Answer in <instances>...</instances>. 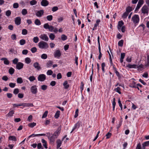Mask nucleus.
<instances>
[{
	"instance_id": "f257e3e1",
	"label": "nucleus",
	"mask_w": 149,
	"mask_h": 149,
	"mask_svg": "<svg viewBox=\"0 0 149 149\" xmlns=\"http://www.w3.org/2000/svg\"><path fill=\"white\" fill-rule=\"evenodd\" d=\"M38 46L40 48L42 49H47L49 47L48 44L44 41H41L38 43Z\"/></svg>"
},
{
	"instance_id": "f03ea898",
	"label": "nucleus",
	"mask_w": 149,
	"mask_h": 149,
	"mask_svg": "<svg viewBox=\"0 0 149 149\" xmlns=\"http://www.w3.org/2000/svg\"><path fill=\"white\" fill-rule=\"evenodd\" d=\"M131 20L135 25L138 24L139 21V16L137 15H134L132 18Z\"/></svg>"
},
{
	"instance_id": "7ed1b4c3",
	"label": "nucleus",
	"mask_w": 149,
	"mask_h": 149,
	"mask_svg": "<svg viewBox=\"0 0 149 149\" xmlns=\"http://www.w3.org/2000/svg\"><path fill=\"white\" fill-rule=\"evenodd\" d=\"M47 136L50 141V142L51 143H53L55 141V139H56L57 138H55L56 137L52 135V136L51 134H50V133H47Z\"/></svg>"
},
{
	"instance_id": "20e7f679",
	"label": "nucleus",
	"mask_w": 149,
	"mask_h": 149,
	"mask_svg": "<svg viewBox=\"0 0 149 149\" xmlns=\"http://www.w3.org/2000/svg\"><path fill=\"white\" fill-rule=\"evenodd\" d=\"M141 12L142 13L144 14H147L148 15V8L147 6L144 5L141 8Z\"/></svg>"
},
{
	"instance_id": "39448f33",
	"label": "nucleus",
	"mask_w": 149,
	"mask_h": 149,
	"mask_svg": "<svg viewBox=\"0 0 149 149\" xmlns=\"http://www.w3.org/2000/svg\"><path fill=\"white\" fill-rule=\"evenodd\" d=\"M30 91L33 94H36L38 92V89L36 85H34L30 88Z\"/></svg>"
},
{
	"instance_id": "423d86ee",
	"label": "nucleus",
	"mask_w": 149,
	"mask_h": 149,
	"mask_svg": "<svg viewBox=\"0 0 149 149\" xmlns=\"http://www.w3.org/2000/svg\"><path fill=\"white\" fill-rule=\"evenodd\" d=\"M61 126L59 127L52 134L53 135L56 137L55 138H57L60 133L61 132Z\"/></svg>"
},
{
	"instance_id": "0eeeda50",
	"label": "nucleus",
	"mask_w": 149,
	"mask_h": 149,
	"mask_svg": "<svg viewBox=\"0 0 149 149\" xmlns=\"http://www.w3.org/2000/svg\"><path fill=\"white\" fill-rule=\"evenodd\" d=\"M46 76L44 74H42L38 75V79L39 81H44L46 79Z\"/></svg>"
},
{
	"instance_id": "6e6552de",
	"label": "nucleus",
	"mask_w": 149,
	"mask_h": 149,
	"mask_svg": "<svg viewBox=\"0 0 149 149\" xmlns=\"http://www.w3.org/2000/svg\"><path fill=\"white\" fill-rule=\"evenodd\" d=\"M61 53L59 50H56L54 52V56L55 58H59L61 55Z\"/></svg>"
},
{
	"instance_id": "1a4fd4ad",
	"label": "nucleus",
	"mask_w": 149,
	"mask_h": 149,
	"mask_svg": "<svg viewBox=\"0 0 149 149\" xmlns=\"http://www.w3.org/2000/svg\"><path fill=\"white\" fill-rule=\"evenodd\" d=\"M49 31L50 32H54L55 33H56L58 31V30L56 28H54L52 26L50 25Z\"/></svg>"
},
{
	"instance_id": "9d476101",
	"label": "nucleus",
	"mask_w": 149,
	"mask_h": 149,
	"mask_svg": "<svg viewBox=\"0 0 149 149\" xmlns=\"http://www.w3.org/2000/svg\"><path fill=\"white\" fill-rule=\"evenodd\" d=\"M24 65V64L22 63L19 62L16 65V68L18 70H21L23 68Z\"/></svg>"
},
{
	"instance_id": "9b49d317",
	"label": "nucleus",
	"mask_w": 149,
	"mask_h": 149,
	"mask_svg": "<svg viewBox=\"0 0 149 149\" xmlns=\"http://www.w3.org/2000/svg\"><path fill=\"white\" fill-rule=\"evenodd\" d=\"M40 38L43 40L47 41L49 40L47 36L45 34H41L40 36Z\"/></svg>"
},
{
	"instance_id": "f8f14e48",
	"label": "nucleus",
	"mask_w": 149,
	"mask_h": 149,
	"mask_svg": "<svg viewBox=\"0 0 149 149\" xmlns=\"http://www.w3.org/2000/svg\"><path fill=\"white\" fill-rule=\"evenodd\" d=\"M15 22L16 24L18 25L21 23V18L20 17H16L15 18Z\"/></svg>"
},
{
	"instance_id": "ddd939ff",
	"label": "nucleus",
	"mask_w": 149,
	"mask_h": 149,
	"mask_svg": "<svg viewBox=\"0 0 149 149\" xmlns=\"http://www.w3.org/2000/svg\"><path fill=\"white\" fill-rule=\"evenodd\" d=\"M33 66L35 68L38 70H39L41 69L40 65L38 62H36L34 63H33Z\"/></svg>"
},
{
	"instance_id": "4468645a",
	"label": "nucleus",
	"mask_w": 149,
	"mask_h": 149,
	"mask_svg": "<svg viewBox=\"0 0 149 149\" xmlns=\"http://www.w3.org/2000/svg\"><path fill=\"white\" fill-rule=\"evenodd\" d=\"M44 11L43 10H40L38 11L36 13V15L38 17H40L43 14Z\"/></svg>"
},
{
	"instance_id": "2eb2a0df",
	"label": "nucleus",
	"mask_w": 149,
	"mask_h": 149,
	"mask_svg": "<svg viewBox=\"0 0 149 149\" xmlns=\"http://www.w3.org/2000/svg\"><path fill=\"white\" fill-rule=\"evenodd\" d=\"M41 5L44 6H46L49 4V2L47 0H42L41 2Z\"/></svg>"
},
{
	"instance_id": "dca6fc26",
	"label": "nucleus",
	"mask_w": 149,
	"mask_h": 149,
	"mask_svg": "<svg viewBox=\"0 0 149 149\" xmlns=\"http://www.w3.org/2000/svg\"><path fill=\"white\" fill-rule=\"evenodd\" d=\"M113 69L114 70L116 76L118 77V79H120L121 78V76L119 72L117 71V69L116 68L113 66Z\"/></svg>"
},
{
	"instance_id": "f3484780",
	"label": "nucleus",
	"mask_w": 149,
	"mask_h": 149,
	"mask_svg": "<svg viewBox=\"0 0 149 149\" xmlns=\"http://www.w3.org/2000/svg\"><path fill=\"white\" fill-rule=\"evenodd\" d=\"M63 85L65 89H67L68 88L70 87L69 84H68V81L67 80L65 81L63 84Z\"/></svg>"
},
{
	"instance_id": "a211bd4d",
	"label": "nucleus",
	"mask_w": 149,
	"mask_h": 149,
	"mask_svg": "<svg viewBox=\"0 0 149 149\" xmlns=\"http://www.w3.org/2000/svg\"><path fill=\"white\" fill-rule=\"evenodd\" d=\"M149 146V141H146L144 142L142 144L143 146L142 149H145L146 147Z\"/></svg>"
},
{
	"instance_id": "6ab92c4d",
	"label": "nucleus",
	"mask_w": 149,
	"mask_h": 149,
	"mask_svg": "<svg viewBox=\"0 0 149 149\" xmlns=\"http://www.w3.org/2000/svg\"><path fill=\"white\" fill-rule=\"evenodd\" d=\"M80 123L79 122H77L76 124H75L73 128L70 133H72L76 128H79L80 126Z\"/></svg>"
},
{
	"instance_id": "aec40b11",
	"label": "nucleus",
	"mask_w": 149,
	"mask_h": 149,
	"mask_svg": "<svg viewBox=\"0 0 149 149\" xmlns=\"http://www.w3.org/2000/svg\"><path fill=\"white\" fill-rule=\"evenodd\" d=\"M124 22L122 21H120L118 22L117 28L118 29H120L122 26L123 25Z\"/></svg>"
},
{
	"instance_id": "412c9836",
	"label": "nucleus",
	"mask_w": 149,
	"mask_h": 149,
	"mask_svg": "<svg viewBox=\"0 0 149 149\" xmlns=\"http://www.w3.org/2000/svg\"><path fill=\"white\" fill-rule=\"evenodd\" d=\"M56 143L57 144V148H58L61 146V141L60 139H58L56 141Z\"/></svg>"
},
{
	"instance_id": "4be33fe9",
	"label": "nucleus",
	"mask_w": 149,
	"mask_h": 149,
	"mask_svg": "<svg viewBox=\"0 0 149 149\" xmlns=\"http://www.w3.org/2000/svg\"><path fill=\"white\" fill-rule=\"evenodd\" d=\"M42 142L43 143V145L46 149L47 148V144L46 141L43 139H42L41 140Z\"/></svg>"
},
{
	"instance_id": "5701e85b",
	"label": "nucleus",
	"mask_w": 149,
	"mask_h": 149,
	"mask_svg": "<svg viewBox=\"0 0 149 149\" xmlns=\"http://www.w3.org/2000/svg\"><path fill=\"white\" fill-rule=\"evenodd\" d=\"M2 60H4V63L6 65H9V61L8 60L7 58H2L1 59Z\"/></svg>"
},
{
	"instance_id": "b1692460",
	"label": "nucleus",
	"mask_w": 149,
	"mask_h": 149,
	"mask_svg": "<svg viewBox=\"0 0 149 149\" xmlns=\"http://www.w3.org/2000/svg\"><path fill=\"white\" fill-rule=\"evenodd\" d=\"M15 71V70L13 68L11 67L8 70V72L10 74L12 75L14 73Z\"/></svg>"
},
{
	"instance_id": "393cba45",
	"label": "nucleus",
	"mask_w": 149,
	"mask_h": 149,
	"mask_svg": "<svg viewBox=\"0 0 149 149\" xmlns=\"http://www.w3.org/2000/svg\"><path fill=\"white\" fill-rule=\"evenodd\" d=\"M53 63V62L52 61H48L47 63L46 64V67L47 68H49L51 67L52 64Z\"/></svg>"
},
{
	"instance_id": "a878e982",
	"label": "nucleus",
	"mask_w": 149,
	"mask_h": 149,
	"mask_svg": "<svg viewBox=\"0 0 149 149\" xmlns=\"http://www.w3.org/2000/svg\"><path fill=\"white\" fill-rule=\"evenodd\" d=\"M60 111L59 110L57 111L54 115V117L56 118H58L60 115Z\"/></svg>"
},
{
	"instance_id": "bb28decb",
	"label": "nucleus",
	"mask_w": 149,
	"mask_h": 149,
	"mask_svg": "<svg viewBox=\"0 0 149 149\" xmlns=\"http://www.w3.org/2000/svg\"><path fill=\"white\" fill-rule=\"evenodd\" d=\"M9 139L13 141H16V138L14 136H11L9 137Z\"/></svg>"
},
{
	"instance_id": "cd10ccee",
	"label": "nucleus",
	"mask_w": 149,
	"mask_h": 149,
	"mask_svg": "<svg viewBox=\"0 0 149 149\" xmlns=\"http://www.w3.org/2000/svg\"><path fill=\"white\" fill-rule=\"evenodd\" d=\"M17 83L22 84L23 82V80L21 77L18 78L17 79Z\"/></svg>"
},
{
	"instance_id": "c85d7f7f",
	"label": "nucleus",
	"mask_w": 149,
	"mask_h": 149,
	"mask_svg": "<svg viewBox=\"0 0 149 149\" xmlns=\"http://www.w3.org/2000/svg\"><path fill=\"white\" fill-rule=\"evenodd\" d=\"M132 10V7L129 6L126 8V11L129 13L131 12Z\"/></svg>"
},
{
	"instance_id": "c756f323",
	"label": "nucleus",
	"mask_w": 149,
	"mask_h": 149,
	"mask_svg": "<svg viewBox=\"0 0 149 149\" xmlns=\"http://www.w3.org/2000/svg\"><path fill=\"white\" fill-rule=\"evenodd\" d=\"M49 38L52 40L54 39L55 38V35L52 33H50L49 36Z\"/></svg>"
},
{
	"instance_id": "7c9ffc66",
	"label": "nucleus",
	"mask_w": 149,
	"mask_h": 149,
	"mask_svg": "<svg viewBox=\"0 0 149 149\" xmlns=\"http://www.w3.org/2000/svg\"><path fill=\"white\" fill-rule=\"evenodd\" d=\"M34 23L35 24L37 25H40L41 24V23L40 20L38 19H37L35 20Z\"/></svg>"
},
{
	"instance_id": "2f4dec72",
	"label": "nucleus",
	"mask_w": 149,
	"mask_h": 149,
	"mask_svg": "<svg viewBox=\"0 0 149 149\" xmlns=\"http://www.w3.org/2000/svg\"><path fill=\"white\" fill-rule=\"evenodd\" d=\"M25 61L26 63L29 64L31 62V60L29 58L27 57L25 58Z\"/></svg>"
},
{
	"instance_id": "473e14b6",
	"label": "nucleus",
	"mask_w": 149,
	"mask_h": 149,
	"mask_svg": "<svg viewBox=\"0 0 149 149\" xmlns=\"http://www.w3.org/2000/svg\"><path fill=\"white\" fill-rule=\"evenodd\" d=\"M28 126L31 128H33L36 125V123L33 122L29 123L28 125Z\"/></svg>"
},
{
	"instance_id": "72a5a7b5",
	"label": "nucleus",
	"mask_w": 149,
	"mask_h": 149,
	"mask_svg": "<svg viewBox=\"0 0 149 149\" xmlns=\"http://www.w3.org/2000/svg\"><path fill=\"white\" fill-rule=\"evenodd\" d=\"M135 84L136 82L133 81L132 83L130 84V86L131 88H134L136 87V86Z\"/></svg>"
},
{
	"instance_id": "f704fd0d",
	"label": "nucleus",
	"mask_w": 149,
	"mask_h": 149,
	"mask_svg": "<svg viewBox=\"0 0 149 149\" xmlns=\"http://www.w3.org/2000/svg\"><path fill=\"white\" fill-rule=\"evenodd\" d=\"M26 43V41L23 39H21L19 41L20 44L21 45H23L25 44Z\"/></svg>"
},
{
	"instance_id": "c9c22d12",
	"label": "nucleus",
	"mask_w": 149,
	"mask_h": 149,
	"mask_svg": "<svg viewBox=\"0 0 149 149\" xmlns=\"http://www.w3.org/2000/svg\"><path fill=\"white\" fill-rule=\"evenodd\" d=\"M28 33L27 30L25 29H23L22 31V34L24 35H26Z\"/></svg>"
},
{
	"instance_id": "e433bc0d",
	"label": "nucleus",
	"mask_w": 149,
	"mask_h": 149,
	"mask_svg": "<svg viewBox=\"0 0 149 149\" xmlns=\"http://www.w3.org/2000/svg\"><path fill=\"white\" fill-rule=\"evenodd\" d=\"M39 40V38L37 36L34 37L33 39V41L35 43H37L38 42Z\"/></svg>"
},
{
	"instance_id": "4c0bfd02",
	"label": "nucleus",
	"mask_w": 149,
	"mask_h": 149,
	"mask_svg": "<svg viewBox=\"0 0 149 149\" xmlns=\"http://www.w3.org/2000/svg\"><path fill=\"white\" fill-rule=\"evenodd\" d=\"M29 80L30 81H33L35 80L36 78L33 76H30L29 78Z\"/></svg>"
},
{
	"instance_id": "58836bf2",
	"label": "nucleus",
	"mask_w": 149,
	"mask_h": 149,
	"mask_svg": "<svg viewBox=\"0 0 149 149\" xmlns=\"http://www.w3.org/2000/svg\"><path fill=\"white\" fill-rule=\"evenodd\" d=\"M128 14L129 13H128L126 11L122 15V17L124 19L126 18Z\"/></svg>"
},
{
	"instance_id": "ea45409f",
	"label": "nucleus",
	"mask_w": 149,
	"mask_h": 149,
	"mask_svg": "<svg viewBox=\"0 0 149 149\" xmlns=\"http://www.w3.org/2000/svg\"><path fill=\"white\" fill-rule=\"evenodd\" d=\"M46 18L49 21H51L53 19V16L52 15H49L46 17Z\"/></svg>"
},
{
	"instance_id": "a19ab883",
	"label": "nucleus",
	"mask_w": 149,
	"mask_h": 149,
	"mask_svg": "<svg viewBox=\"0 0 149 149\" xmlns=\"http://www.w3.org/2000/svg\"><path fill=\"white\" fill-rule=\"evenodd\" d=\"M22 13L23 15H25L27 13V11L26 9H23L22 11Z\"/></svg>"
},
{
	"instance_id": "79ce46f5",
	"label": "nucleus",
	"mask_w": 149,
	"mask_h": 149,
	"mask_svg": "<svg viewBox=\"0 0 149 149\" xmlns=\"http://www.w3.org/2000/svg\"><path fill=\"white\" fill-rule=\"evenodd\" d=\"M61 38L62 40L65 41L67 40V36L64 34H63L61 36Z\"/></svg>"
},
{
	"instance_id": "37998d69",
	"label": "nucleus",
	"mask_w": 149,
	"mask_h": 149,
	"mask_svg": "<svg viewBox=\"0 0 149 149\" xmlns=\"http://www.w3.org/2000/svg\"><path fill=\"white\" fill-rule=\"evenodd\" d=\"M123 42L124 41L123 40H121L119 41L118 43V45L119 46L122 47L123 46Z\"/></svg>"
},
{
	"instance_id": "c03bdc74",
	"label": "nucleus",
	"mask_w": 149,
	"mask_h": 149,
	"mask_svg": "<svg viewBox=\"0 0 149 149\" xmlns=\"http://www.w3.org/2000/svg\"><path fill=\"white\" fill-rule=\"evenodd\" d=\"M18 59L17 58H14L12 61L13 64H16V65L18 63Z\"/></svg>"
},
{
	"instance_id": "a18cd8bd",
	"label": "nucleus",
	"mask_w": 149,
	"mask_h": 149,
	"mask_svg": "<svg viewBox=\"0 0 149 149\" xmlns=\"http://www.w3.org/2000/svg\"><path fill=\"white\" fill-rule=\"evenodd\" d=\"M50 26L48 23L45 24L43 25V27L45 29H48L49 28Z\"/></svg>"
},
{
	"instance_id": "49530a36",
	"label": "nucleus",
	"mask_w": 149,
	"mask_h": 149,
	"mask_svg": "<svg viewBox=\"0 0 149 149\" xmlns=\"http://www.w3.org/2000/svg\"><path fill=\"white\" fill-rule=\"evenodd\" d=\"M47 58V54H43L41 56V58L42 59H45Z\"/></svg>"
},
{
	"instance_id": "de8ad7c7",
	"label": "nucleus",
	"mask_w": 149,
	"mask_h": 149,
	"mask_svg": "<svg viewBox=\"0 0 149 149\" xmlns=\"http://www.w3.org/2000/svg\"><path fill=\"white\" fill-rule=\"evenodd\" d=\"M14 113V111L13 110H11L8 113V116H13V114Z\"/></svg>"
},
{
	"instance_id": "09e8293b",
	"label": "nucleus",
	"mask_w": 149,
	"mask_h": 149,
	"mask_svg": "<svg viewBox=\"0 0 149 149\" xmlns=\"http://www.w3.org/2000/svg\"><path fill=\"white\" fill-rule=\"evenodd\" d=\"M100 22V19H97L96 21V23L94 24V26L95 27H97L99 25Z\"/></svg>"
},
{
	"instance_id": "8fccbe9b",
	"label": "nucleus",
	"mask_w": 149,
	"mask_h": 149,
	"mask_svg": "<svg viewBox=\"0 0 149 149\" xmlns=\"http://www.w3.org/2000/svg\"><path fill=\"white\" fill-rule=\"evenodd\" d=\"M118 103L119 104V105L120 107V110H122V109H123V106H122V104L121 103V101H120V99H119L118 100Z\"/></svg>"
},
{
	"instance_id": "3c124183",
	"label": "nucleus",
	"mask_w": 149,
	"mask_h": 149,
	"mask_svg": "<svg viewBox=\"0 0 149 149\" xmlns=\"http://www.w3.org/2000/svg\"><path fill=\"white\" fill-rule=\"evenodd\" d=\"M11 14V12L10 10H8L6 12V15L7 17H9Z\"/></svg>"
},
{
	"instance_id": "603ef678",
	"label": "nucleus",
	"mask_w": 149,
	"mask_h": 149,
	"mask_svg": "<svg viewBox=\"0 0 149 149\" xmlns=\"http://www.w3.org/2000/svg\"><path fill=\"white\" fill-rule=\"evenodd\" d=\"M143 146L141 147V144L140 143H139L136 147V149H142Z\"/></svg>"
},
{
	"instance_id": "864d4df0",
	"label": "nucleus",
	"mask_w": 149,
	"mask_h": 149,
	"mask_svg": "<svg viewBox=\"0 0 149 149\" xmlns=\"http://www.w3.org/2000/svg\"><path fill=\"white\" fill-rule=\"evenodd\" d=\"M37 3L36 1L35 0H33L30 1V4L32 6L36 5Z\"/></svg>"
},
{
	"instance_id": "5fc2aeb1",
	"label": "nucleus",
	"mask_w": 149,
	"mask_h": 149,
	"mask_svg": "<svg viewBox=\"0 0 149 149\" xmlns=\"http://www.w3.org/2000/svg\"><path fill=\"white\" fill-rule=\"evenodd\" d=\"M19 92V89L18 88H15L14 89L13 93L15 95L17 94Z\"/></svg>"
},
{
	"instance_id": "6e6d98bb",
	"label": "nucleus",
	"mask_w": 149,
	"mask_h": 149,
	"mask_svg": "<svg viewBox=\"0 0 149 149\" xmlns=\"http://www.w3.org/2000/svg\"><path fill=\"white\" fill-rule=\"evenodd\" d=\"M120 88L119 87H118L115 89V91L119 94H121V92L120 91Z\"/></svg>"
},
{
	"instance_id": "4d7b16f0",
	"label": "nucleus",
	"mask_w": 149,
	"mask_h": 149,
	"mask_svg": "<svg viewBox=\"0 0 149 149\" xmlns=\"http://www.w3.org/2000/svg\"><path fill=\"white\" fill-rule=\"evenodd\" d=\"M48 113V111H45V112L44 113L42 116V118H46L47 116Z\"/></svg>"
},
{
	"instance_id": "13d9d810",
	"label": "nucleus",
	"mask_w": 149,
	"mask_h": 149,
	"mask_svg": "<svg viewBox=\"0 0 149 149\" xmlns=\"http://www.w3.org/2000/svg\"><path fill=\"white\" fill-rule=\"evenodd\" d=\"M141 6V5L138 3L136 8H135V11H138Z\"/></svg>"
},
{
	"instance_id": "bf43d9fd",
	"label": "nucleus",
	"mask_w": 149,
	"mask_h": 149,
	"mask_svg": "<svg viewBox=\"0 0 149 149\" xmlns=\"http://www.w3.org/2000/svg\"><path fill=\"white\" fill-rule=\"evenodd\" d=\"M13 6L14 8H17L19 7V4L17 3H14L13 4Z\"/></svg>"
},
{
	"instance_id": "052dcab7",
	"label": "nucleus",
	"mask_w": 149,
	"mask_h": 149,
	"mask_svg": "<svg viewBox=\"0 0 149 149\" xmlns=\"http://www.w3.org/2000/svg\"><path fill=\"white\" fill-rule=\"evenodd\" d=\"M15 83H10L9 84V85L11 88H13L15 87Z\"/></svg>"
},
{
	"instance_id": "680f3d73",
	"label": "nucleus",
	"mask_w": 149,
	"mask_h": 149,
	"mask_svg": "<svg viewBox=\"0 0 149 149\" xmlns=\"http://www.w3.org/2000/svg\"><path fill=\"white\" fill-rule=\"evenodd\" d=\"M53 71L51 70H48L47 72V75H51L52 74Z\"/></svg>"
},
{
	"instance_id": "e2e57ef3",
	"label": "nucleus",
	"mask_w": 149,
	"mask_h": 149,
	"mask_svg": "<svg viewBox=\"0 0 149 149\" xmlns=\"http://www.w3.org/2000/svg\"><path fill=\"white\" fill-rule=\"evenodd\" d=\"M111 134L109 132H108L106 135V139H108L111 136Z\"/></svg>"
},
{
	"instance_id": "0e129e2a",
	"label": "nucleus",
	"mask_w": 149,
	"mask_h": 149,
	"mask_svg": "<svg viewBox=\"0 0 149 149\" xmlns=\"http://www.w3.org/2000/svg\"><path fill=\"white\" fill-rule=\"evenodd\" d=\"M31 51L33 53H34L37 51V49L36 47H33L31 49Z\"/></svg>"
},
{
	"instance_id": "69168bd1",
	"label": "nucleus",
	"mask_w": 149,
	"mask_h": 149,
	"mask_svg": "<svg viewBox=\"0 0 149 149\" xmlns=\"http://www.w3.org/2000/svg\"><path fill=\"white\" fill-rule=\"evenodd\" d=\"M47 88V86L46 85H43L41 86V88L42 90H46Z\"/></svg>"
},
{
	"instance_id": "338daca9",
	"label": "nucleus",
	"mask_w": 149,
	"mask_h": 149,
	"mask_svg": "<svg viewBox=\"0 0 149 149\" xmlns=\"http://www.w3.org/2000/svg\"><path fill=\"white\" fill-rule=\"evenodd\" d=\"M11 38L13 40H15L16 39V36L14 34H13L11 36Z\"/></svg>"
},
{
	"instance_id": "774afa93",
	"label": "nucleus",
	"mask_w": 149,
	"mask_h": 149,
	"mask_svg": "<svg viewBox=\"0 0 149 149\" xmlns=\"http://www.w3.org/2000/svg\"><path fill=\"white\" fill-rule=\"evenodd\" d=\"M147 63L145 65L146 66H149V54L147 56Z\"/></svg>"
}]
</instances>
